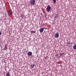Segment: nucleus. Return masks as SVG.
I'll return each instance as SVG.
<instances>
[{
  "mask_svg": "<svg viewBox=\"0 0 76 76\" xmlns=\"http://www.w3.org/2000/svg\"><path fill=\"white\" fill-rule=\"evenodd\" d=\"M31 33H36V31H30Z\"/></svg>",
  "mask_w": 76,
  "mask_h": 76,
  "instance_id": "9b49d317",
  "label": "nucleus"
},
{
  "mask_svg": "<svg viewBox=\"0 0 76 76\" xmlns=\"http://www.w3.org/2000/svg\"><path fill=\"white\" fill-rule=\"evenodd\" d=\"M70 44H71L70 43V41H69L67 42V44L68 45H69Z\"/></svg>",
  "mask_w": 76,
  "mask_h": 76,
  "instance_id": "9d476101",
  "label": "nucleus"
},
{
  "mask_svg": "<svg viewBox=\"0 0 76 76\" xmlns=\"http://www.w3.org/2000/svg\"><path fill=\"white\" fill-rule=\"evenodd\" d=\"M51 7H50V5H48L46 8L47 11L48 12H49L51 10Z\"/></svg>",
  "mask_w": 76,
  "mask_h": 76,
  "instance_id": "f03ea898",
  "label": "nucleus"
},
{
  "mask_svg": "<svg viewBox=\"0 0 76 76\" xmlns=\"http://www.w3.org/2000/svg\"><path fill=\"white\" fill-rule=\"evenodd\" d=\"M53 1L54 3V4H56V0H52Z\"/></svg>",
  "mask_w": 76,
  "mask_h": 76,
  "instance_id": "f8f14e48",
  "label": "nucleus"
},
{
  "mask_svg": "<svg viewBox=\"0 0 76 76\" xmlns=\"http://www.w3.org/2000/svg\"><path fill=\"white\" fill-rule=\"evenodd\" d=\"M58 14H56L54 15V19H58Z\"/></svg>",
  "mask_w": 76,
  "mask_h": 76,
  "instance_id": "423d86ee",
  "label": "nucleus"
},
{
  "mask_svg": "<svg viewBox=\"0 0 76 76\" xmlns=\"http://www.w3.org/2000/svg\"><path fill=\"white\" fill-rule=\"evenodd\" d=\"M12 14L13 12H12V10H10L8 11V15H9V16H10V15H12Z\"/></svg>",
  "mask_w": 76,
  "mask_h": 76,
  "instance_id": "7ed1b4c3",
  "label": "nucleus"
},
{
  "mask_svg": "<svg viewBox=\"0 0 76 76\" xmlns=\"http://www.w3.org/2000/svg\"><path fill=\"white\" fill-rule=\"evenodd\" d=\"M1 31H0V36H1Z\"/></svg>",
  "mask_w": 76,
  "mask_h": 76,
  "instance_id": "2eb2a0df",
  "label": "nucleus"
},
{
  "mask_svg": "<svg viewBox=\"0 0 76 76\" xmlns=\"http://www.w3.org/2000/svg\"><path fill=\"white\" fill-rule=\"evenodd\" d=\"M55 38H58L59 37V34H58V33L57 32L55 35Z\"/></svg>",
  "mask_w": 76,
  "mask_h": 76,
  "instance_id": "39448f33",
  "label": "nucleus"
},
{
  "mask_svg": "<svg viewBox=\"0 0 76 76\" xmlns=\"http://www.w3.org/2000/svg\"><path fill=\"white\" fill-rule=\"evenodd\" d=\"M27 55L28 56H32V52L29 51L27 53Z\"/></svg>",
  "mask_w": 76,
  "mask_h": 76,
  "instance_id": "20e7f679",
  "label": "nucleus"
},
{
  "mask_svg": "<svg viewBox=\"0 0 76 76\" xmlns=\"http://www.w3.org/2000/svg\"><path fill=\"white\" fill-rule=\"evenodd\" d=\"M73 48L74 50H76V45H75L73 47Z\"/></svg>",
  "mask_w": 76,
  "mask_h": 76,
  "instance_id": "1a4fd4ad",
  "label": "nucleus"
},
{
  "mask_svg": "<svg viewBox=\"0 0 76 76\" xmlns=\"http://www.w3.org/2000/svg\"><path fill=\"white\" fill-rule=\"evenodd\" d=\"M39 31L40 33H42V32H43V31H44V29L42 28H41L40 29Z\"/></svg>",
  "mask_w": 76,
  "mask_h": 76,
  "instance_id": "0eeeda50",
  "label": "nucleus"
},
{
  "mask_svg": "<svg viewBox=\"0 0 76 76\" xmlns=\"http://www.w3.org/2000/svg\"><path fill=\"white\" fill-rule=\"evenodd\" d=\"M34 65H31V68L32 69L34 67Z\"/></svg>",
  "mask_w": 76,
  "mask_h": 76,
  "instance_id": "4468645a",
  "label": "nucleus"
},
{
  "mask_svg": "<svg viewBox=\"0 0 76 76\" xmlns=\"http://www.w3.org/2000/svg\"><path fill=\"white\" fill-rule=\"evenodd\" d=\"M36 0H31L29 3L31 4V5H35V1Z\"/></svg>",
  "mask_w": 76,
  "mask_h": 76,
  "instance_id": "f257e3e1",
  "label": "nucleus"
},
{
  "mask_svg": "<svg viewBox=\"0 0 76 76\" xmlns=\"http://www.w3.org/2000/svg\"><path fill=\"white\" fill-rule=\"evenodd\" d=\"M6 76H10V72H8L6 74Z\"/></svg>",
  "mask_w": 76,
  "mask_h": 76,
  "instance_id": "6e6552de",
  "label": "nucleus"
},
{
  "mask_svg": "<svg viewBox=\"0 0 76 76\" xmlns=\"http://www.w3.org/2000/svg\"><path fill=\"white\" fill-rule=\"evenodd\" d=\"M33 66H34V64H33Z\"/></svg>",
  "mask_w": 76,
  "mask_h": 76,
  "instance_id": "dca6fc26",
  "label": "nucleus"
},
{
  "mask_svg": "<svg viewBox=\"0 0 76 76\" xmlns=\"http://www.w3.org/2000/svg\"><path fill=\"white\" fill-rule=\"evenodd\" d=\"M5 48H6V47H5Z\"/></svg>",
  "mask_w": 76,
  "mask_h": 76,
  "instance_id": "f3484780",
  "label": "nucleus"
},
{
  "mask_svg": "<svg viewBox=\"0 0 76 76\" xmlns=\"http://www.w3.org/2000/svg\"><path fill=\"white\" fill-rule=\"evenodd\" d=\"M20 17H21L22 18H23L24 17L23 15H21L20 16Z\"/></svg>",
  "mask_w": 76,
  "mask_h": 76,
  "instance_id": "ddd939ff",
  "label": "nucleus"
}]
</instances>
